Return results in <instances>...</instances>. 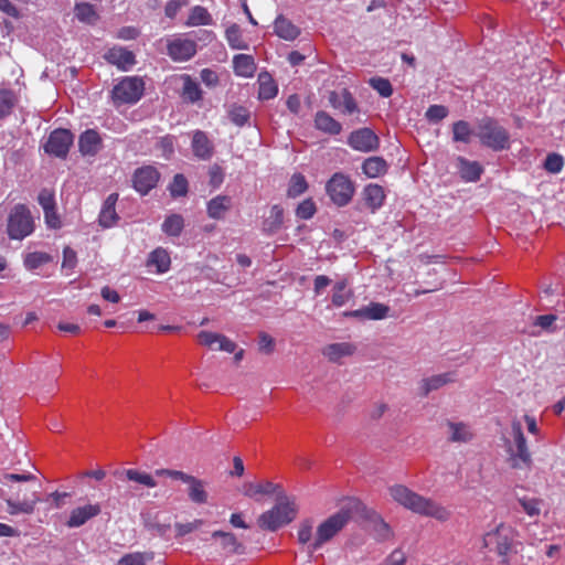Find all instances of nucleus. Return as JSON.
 I'll return each mask as SVG.
<instances>
[{
	"mask_svg": "<svg viewBox=\"0 0 565 565\" xmlns=\"http://www.w3.org/2000/svg\"><path fill=\"white\" fill-rule=\"evenodd\" d=\"M196 53V43L188 39H175L168 43V54L173 61H188Z\"/></svg>",
	"mask_w": 565,
	"mask_h": 565,
	"instance_id": "13",
	"label": "nucleus"
},
{
	"mask_svg": "<svg viewBox=\"0 0 565 565\" xmlns=\"http://www.w3.org/2000/svg\"><path fill=\"white\" fill-rule=\"evenodd\" d=\"M258 347L260 352L265 354H270L275 349V340L268 333L259 332Z\"/></svg>",
	"mask_w": 565,
	"mask_h": 565,
	"instance_id": "57",
	"label": "nucleus"
},
{
	"mask_svg": "<svg viewBox=\"0 0 565 565\" xmlns=\"http://www.w3.org/2000/svg\"><path fill=\"white\" fill-rule=\"evenodd\" d=\"M100 511L102 508L98 503L78 507L72 510L70 518L66 521V525L68 527H79L83 524H85L88 520L97 516L100 513Z\"/></svg>",
	"mask_w": 565,
	"mask_h": 565,
	"instance_id": "16",
	"label": "nucleus"
},
{
	"mask_svg": "<svg viewBox=\"0 0 565 565\" xmlns=\"http://www.w3.org/2000/svg\"><path fill=\"white\" fill-rule=\"evenodd\" d=\"M363 199L366 205L374 212L376 209L381 207L384 202V190L379 184H369L363 190Z\"/></svg>",
	"mask_w": 565,
	"mask_h": 565,
	"instance_id": "31",
	"label": "nucleus"
},
{
	"mask_svg": "<svg viewBox=\"0 0 565 565\" xmlns=\"http://www.w3.org/2000/svg\"><path fill=\"white\" fill-rule=\"evenodd\" d=\"M457 167L461 179L467 182H476L480 179L483 171L481 164L477 161H469L463 157L457 158Z\"/></svg>",
	"mask_w": 565,
	"mask_h": 565,
	"instance_id": "23",
	"label": "nucleus"
},
{
	"mask_svg": "<svg viewBox=\"0 0 565 565\" xmlns=\"http://www.w3.org/2000/svg\"><path fill=\"white\" fill-rule=\"evenodd\" d=\"M183 92L182 96L190 103H195L202 98V90L196 82H194L189 75L183 77Z\"/></svg>",
	"mask_w": 565,
	"mask_h": 565,
	"instance_id": "39",
	"label": "nucleus"
},
{
	"mask_svg": "<svg viewBox=\"0 0 565 565\" xmlns=\"http://www.w3.org/2000/svg\"><path fill=\"white\" fill-rule=\"evenodd\" d=\"M274 31L277 36L286 41H294L300 34V29L282 14L276 18Z\"/></svg>",
	"mask_w": 565,
	"mask_h": 565,
	"instance_id": "22",
	"label": "nucleus"
},
{
	"mask_svg": "<svg viewBox=\"0 0 565 565\" xmlns=\"http://www.w3.org/2000/svg\"><path fill=\"white\" fill-rule=\"evenodd\" d=\"M279 492H284L279 484H275L271 481H265L264 483H253L248 482L244 484V494L249 498H254L257 494H277L279 497Z\"/></svg>",
	"mask_w": 565,
	"mask_h": 565,
	"instance_id": "28",
	"label": "nucleus"
},
{
	"mask_svg": "<svg viewBox=\"0 0 565 565\" xmlns=\"http://www.w3.org/2000/svg\"><path fill=\"white\" fill-rule=\"evenodd\" d=\"M387 168V162L382 157H370L362 164V170L369 178H379L385 174Z\"/></svg>",
	"mask_w": 565,
	"mask_h": 565,
	"instance_id": "34",
	"label": "nucleus"
},
{
	"mask_svg": "<svg viewBox=\"0 0 565 565\" xmlns=\"http://www.w3.org/2000/svg\"><path fill=\"white\" fill-rule=\"evenodd\" d=\"M158 477H168L173 480H180L188 484V497L190 501L196 504H205L209 500V493L205 490V482L192 475H188L181 470L174 469H157L154 471Z\"/></svg>",
	"mask_w": 565,
	"mask_h": 565,
	"instance_id": "5",
	"label": "nucleus"
},
{
	"mask_svg": "<svg viewBox=\"0 0 565 565\" xmlns=\"http://www.w3.org/2000/svg\"><path fill=\"white\" fill-rule=\"evenodd\" d=\"M362 507L361 502L350 500L335 514L329 516L317 529L313 543L309 546L310 553L319 550L324 543L333 539L350 521L352 514Z\"/></svg>",
	"mask_w": 565,
	"mask_h": 565,
	"instance_id": "2",
	"label": "nucleus"
},
{
	"mask_svg": "<svg viewBox=\"0 0 565 565\" xmlns=\"http://www.w3.org/2000/svg\"><path fill=\"white\" fill-rule=\"evenodd\" d=\"M355 345L352 343L340 342L327 345L322 352L329 361L338 362L342 356L352 355L355 352Z\"/></svg>",
	"mask_w": 565,
	"mask_h": 565,
	"instance_id": "30",
	"label": "nucleus"
},
{
	"mask_svg": "<svg viewBox=\"0 0 565 565\" xmlns=\"http://www.w3.org/2000/svg\"><path fill=\"white\" fill-rule=\"evenodd\" d=\"M15 104L14 94L9 89L0 90V119L8 116Z\"/></svg>",
	"mask_w": 565,
	"mask_h": 565,
	"instance_id": "46",
	"label": "nucleus"
},
{
	"mask_svg": "<svg viewBox=\"0 0 565 565\" xmlns=\"http://www.w3.org/2000/svg\"><path fill=\"white\" fill-rule=\"evenodd\" d=\"M74 11L76 18L84 23L94 24L98 20L97 12L89 3H77Z\"/></svg>",
	"mask_w": 565,
	"mask_h": 565,
	"instance_id": "40",
	"label": "nucleus"
},
{
	"mask_svg": "<svg viewBox=\"0 0 565 565\" xmlns=\"http://www.w3.org/2000/svg\"><path fill=\"white\" fill-rule=\"evenodd\" d=\"M388 493L396 503L413 513L434 518L440 522H446L451 516V512L446 507L430 498L420 495L404 484H394L390 487Z\"/></svg>",
	"mask_w": 565,
	"mask_h": 565,
	"instance_id": "1",
	"label": "nucleus"
},
{
	"mask_svg": "<svg viewBox=\"0 0 565 565\" xmlns=\"http://www.w3.org/2000/svg\"><path fill=\"white\" fill-rule=\"evenodd\" d=\"M258 97L262 100L274 98L278 93L277 84L268 72H260L258 74Z\"/></svg>",
	"mask_w": 565,
	"mask_h": 565,
	"instance_id": "29",
	"label": "nucleus"
},
{
	"mask_svg": "<svg viewBox=\"0 0 565 565\" xmlns=\"http://www.w3.org/2000/svg\"><path fill=\"white\" fill-rule=\"evenodd\" d=\"M450 430L449 440L452 443H468L472 439L473 435L469 427L463 423L448 422Z\"/></svg>",
	"mask_w": 565,
	"mask_h": 565,
	"instance_id": "36",
	"label": "nucleus"
},
{
	"mask_svg": "<svg viewBox=\"0 0 565 565\" xmlns=\"http://www.w3.org/2000/svg\"><path fill=\"white\" fill-rule=\"evenodd\" d=\"M348 143L355 150L370 152L379 148L380 140L370 128H361L351 132Z\"/></svg>",
	"mask_w": 565,
	"mask_h": 565,
	"instance_id": "11",
	"label": "nucleus"
},
{
	"mask_svg": "<svg viewBox=\"0 0 565 565\" xmlns=\"http://www.w3.org/2000/svg\"><path fill=\"white\" fill-rule=\"evenodd\" d=\"M106 60L121 71H128L136 63L135 54L122 47H113L106 55Z\"/></svg>",
	"mask_w": 565,
	"mask_h": 565,
	"instance_id": "17",
	"label": "nucleus"
},
{
	"mask_svg": "<svg viewBox=\"0 0 565 565\" xmlns=\"http://www.w3.org/2000/svg\"><path fill=\"white\" fill-rule=\"evenodd\" d=\"M213 20L209 11L201 6H195L191 9L190 14L186 20V25L196 26V25H210Z\"/></svg>",
	"mask_w": 565,
	"mask_h": 565,
	"instance_id": "37",
	"label": "nucleus"
},
{
	"mask_svg": "<svg viewBox=\"0 0 565 565\" xmlns=\"http://www.w3.org/2000/svg\"><path fill=\"white\" fill-rule=\"evenodd\" d=\"M145 83L142 78L125 77L120 81L113 89V98L117 103L121 104H135L143 95Z\"/></svg>",
	"mask_w": 565,
	"mask_h": 565,
	"instance_id": "9",
	"label": "nucleus"
},
{
	"mask_svg": "<svg viewBox=\"0 0 565 565\" xmlns=\"http://www.w3.org/2000/svg\"><path fill=\"white\" fill-rule=\"evenodd\" d=\"M315 124L319 130L330 135H339L342 130L341 124L322 110L316 114Z\"/></svg>",
	"mask_w": 565,
	"mask_h": 565,
	"instance_id": "32",
	"label": "nucleus"
},
{
	"mask_svg": "<svg viewBox=\"0 0 565 565\" xmlns=\"http://www.w3.org/2000/svg\"><path fill=\"white\" fill-rule=\"evenodd\" d=\"M452 134L455 141L468 143L470 142L471 136L476 135V131L471 130L468 121L459 120L452 125Z\"/></svg>",
	"mask_w": 565,
	"mask_h": 565,
	"instance_id": "42",
	"label": "nucleus"
},
{
	"mask_svg": "<svg viewBox=\"0 0 565 565\" xmlns=\"http://www.w3.org/2000/svg\"><path fill=\"white\" fill-rule=\"evenodd\" d=\"M188 4V0H170L166 4L164 13L168 18L173 19L179 10Z\"/></svg>",
	"mask_w": 565,
	"mask_h": 565,
	"instance_id": "61",
	"label": "nucleus"
},
{
	"mask_svg": "<svg viewBox=\"0 0 565 565\" xmlns=\"http://www.w3.org/2000/svg\"><path fill=\"white\" fill-rule=\"evenodd\" d=\"M34 230L30 210L24 204H17L8 217L7 232L11 239H23Z\"/></svg>",
	"mask_w": 565,
	"mask_h": 565,
	"instance_id": "6",
	"label": "nucleus"
},
{
	"mask_svg": "<svg viewBox=\"0 0 565 565\" xmlns=\"http://www.w3.org/2000/svg\"><path fill=\"white\" fill-rule=\"evenodd\" d=\"M512 434L514 438L515 448L509 447V462L513 469H531L532 457L526 445V439L519 422L512 423Z\"/></svg>",
	"mask_w": 565,
	"mask_h": 565,
	"instance_id": "7",
	"label": "nucleus"
},
{
	"mask_svg": "<svg viewBox=\"0 0 565 565\" xmlns=\"http://www.w3.org/2000/svg\"><path fill=\"white\" fill-rule=\"evenodd\" d=\"M456 379L457 373L454 371L423 379L420 382L422 395L427 396L430 392L439 390L446 384L454 383Z\"/></svg>",
	"mask_w": 565,
	"mask_h": 565,
	"instance_id": "19",
	"label": "nucleus"
},
{
	"mask_svg": "<svg viewBox=\"0 0 565 565\" xmlns=\"http://www.w3.org/2000/svg\"><path fill=\"white\" fill-rule=\"evenodd\" d=\"M563 166H564L563 157L555 152L547 154L545 162H544L545 170L551 173L561 172Z\"/></svg>",
	"mask_w": 565,
	"mask_h": 565,
	"instance_id": "53",
	"label": "nucleus"
},
{
	"mask_svg": "<svg viewBox=\"0 0 565 565\" xmlns=\"http://www.w3.org/2000/svg\"><path fill=\"white\" fill-rule=\"evenodd\" d=\"M72 143L73 135L70 130L56 129L51 132L44 148L50 154L58 158H65Z\"/></svg>",
	"mask_w": 565,
	"mask_h": 565,
	"instance_id": "10",
	"label": "nucleus"
},
{
	"mask_svg": "<svg viewBox=\"0 0 565 565\" xmlns=\"http://www.w3.org/2000/svg\"><path fill=\"white\" fill-rule=\"evenodd\" d=\"M221 335H222L221 333H215V332H210V331H201L198 334V340H199L200 344L207 347V348H213V344H215V343L218 344Z\"/></svg>",
	"mask_w": 565,
	"mask_h": 565,
	"instance_id": "58",
	"label": "nucleus"
},
{
	"mask_svg": "<svg viewBox=\"0 0 565 565\" xmlns=\"http://www.w3.org/2000/svg\"><path fill=\"white\" fill-rule=\"evenodd\" d=\"M341 97H342L341 103H342V107H343V113L351 115L355 111H359V107H358V104H356L354 97L347 88H343L341 90Z\"/></svg>",
	"mask_w": 565,
	"mask_h": 565,
	"instance_id": "55",
	"label": "nucleus"
},
{
	"mask_svg": "<svg viewBox=\"0 0 565 565\" xmlns=\"http://www.w3.org/2000/svg\"><path fill=\"white\" fill-rule=\"evenodd\" d=\"M160 179V173L152 166H145L134 173V186L142 195L149 193Z\"/></svg>",
	"mask_w": 565,
	"mask_h": 565,
	"instance_id": "12",
	"label": "nucleus"
},
{
	"mask_svg": "<svg viewBox=\"0 0 565 565\" xmlns=\"http://www.w3.org/2000/svg\"><path fill=\"white\" fill-rule=\"evenodd\" d=\"M228 116H230V119H231L232 122H234L235 125L242 127V126H244L247 122V120L249 118V113L243 106H234L230 110Z\"/></svg>",
	"mask_w": 565,
	"mask_h": 565,
	"instance_id": "52",
	"label": "nucleus"
},
{
	"mask_svg": "<svg viewBox=\"0 0 565 565\" xmlns=\"http://www.w3.org/2000/svg\"><path fill=\"white\" fill-rule=\"evenodd\" d=\"M232 207V198L228 195H217L207 203V215L214 220L224 218L225 214Z\"/></svg>",
	"mask_w": 565,
	"mask_h": 565,
	"instance_id": "26",
	"label": "nucleus"
},
{
	"mask_svg": "<svg viewBox=\"0 0 565 565\" xmlns=\"http://www.w3.org/2000/svg\"><path fill=\"white\" fill-rule=\"evenodd\" d=\"M284 223V209L275 204L270 207L269 215L264 218L262 230L267 235L277 233Z\"/></svg>",
	"mask_w": 565,
	"mask_h": 565,
	"instance_id": "25",
	"label": "nucleus"
},
{
	"mask_svg": "<svg viewBox=\"0 0 565 565\" xmlns=\"http://www.w3.org/2000/svg\"><path fill=\"white\" fill-rule=\"evenodd\" d=\"M228 45L234 50H247L248 44L244 41L239 25L233 23L225 31Z\"/></svg>",
	"mask_w": 565,
	"mask_h": 565,
	"instance_id": "38",
	"label": "nucleus"
},
{
	"mask_svg": "<svg viewBox=\"0 0 565 565\" xmlns=\"http://www.w3.org/2000/svg\"><path fill=\"white\" fill-rule=\"evenodd\" d=\"M234 71L243 77H252L256 71L254 57L247 54H237L233 58Z\"/></svg>",
	"mask_w": 565,
	"mask_h": 565,
	"instance_id": "33",
	"label": "nucleus"
},
{
	"mask_svg": "<svg viewBox=\"0 0 565 565\" xmlns=\"http://www.w3.org/2000/svg\"><path fill=\"white\" fill-rule=\"evenodd\" d=\"M169 190L173 198L184 196L188 193V181L185 177L181 173L175 174Z\"/></svg>",
	"mask_w": 565,
	"mask_h": 565,
	"instance_id": "49",
	"label": "nucleus"
},
{
	"mask_svg": "<svg viewBox=\"0 0 565 565\" xmlns=\"http://www.w3.org/2000/svg\"><path fill=\"white\" fill-rule=\"evenodd\" d=\"M308 189V183L305 177L300 173H296L291 177L289 186L287 190V195L289 198H297L305 193Z\"/></svg>",
	"mask_w": 565,
	"mask_h": 565,
	"instance_id": "43",
	"label": "nucleus"
},
{
	"mask_svg": "<svg viewBox=\"0 0 565 565\" xmlns=\"http://www.w3.org/2000/svg\"><path fill=\"white\" fill-rule=\"evenodd\" d=\"M183 226V217L180 214H172L164 220L162 231L169 236H179Z\"/></svg>",
	"mask_w": 565,
	"mask_h": 565,
	"instance_id": "41",
	"label": "nucleus"
},
{
	"mask_svg": "<svg viewBox=\"0 0 565 565\" xmlns=\"http://www.w3.org/2000/svg\"><path fill=\"white\" fill-rule=\"evenodd\" d=\"M315 213H316V205H315L313 201L310 199L302 201L296 210V215L302 220L311 218Z\"/></svg>",
	"mask_w": 565,
	"mask_h": 565,
	"instance_id": "54",
	"label": "nucleus"
},
{
	"mask_svg": "<svg viewBox=\"0 0 565 565\" xmlns=\"http://www.w3.org/2000/svg\"><path fill=\"white\" fill-rule=\"evenodd\" d=\"M126 478L129 481L137 482L148 488H154L157 486V481L149 473L141 472L136 469H128L125 471Z\"/></svg>",
	"mask_w": 565,
	"mask_h": 565,
	"instance_id": "44",
	"label": "nucleus"
},
{
	"mask_svg": "<svg viewBox=\"0 0 565 565\" xmlns=\"http://www.w3.org/2000/svg\"><path fill=\"white\" fill-rule=\"evenodd\" d=\"M388 311V306L380 302H371L366 307L358 310L344 311L342 315L343 317L359 318L362 320H381L387 317Z\"/></svg>",
	"mask_w": 565,
	"mask_h": 565,
	"instance_id": "14",
	"label": "nucleus"
},
{
	"mask_svg": "<svg viewBox=\"0 0 565 565\" xmlns=\"http://www.w3.org/2000/svg\"><path fill=\"white\" fill-rule=\"evenodd\" d=\"M152 559L151 553H128L125 554L117 563V565H146L148 561Z\"/></svg>",
	"mask_w": 565,
	"mask_h": 565,
	"instance_id": "45",
	"label": "nucleus"
},
{
	"mask_svg": "<svg viewBox=\"0 0 565 565\" xmlns=\"http://www.w3.org/2000/svg\"><path fill=\"white\" fill-rule=\"evenodd\" d=\"M171 264L169 253L158 247L150 255L148 259V266H156L158 273H166L169 270Z\"/></svg>",
	"mask_w": 565,
	"mask_h": 565,
	"instance_id": "35",
	"label": "nucleus"
},
{
	"mask_svg": "<svg viewBox=\"0 0 565 565\" xmlns=\"http://www.w3.org/2000/svg\"><path fill=\"white\" fill-rule=\"evenodd\" d=\"M278 503L269 511L259 515L257 523L259 527L268 531H276L290 523L297 515V505L289 501L284 492H279Z\"/></svg>",
	"mask_w": 565,
	"mask_h": 565,
	"instance_id": "3",
	"label": "nucleus"
},
{
	"mask_svg": "<svg viewBox=\"0 0 565 565\" xmlns=\"http://www.w3.org/2000/svg\"><path fill=\"white\" fill-rule=\"evenodd\" d=\"M39 204L42 206L43 211L52 210L55 207V198L53 191L49 189H42L38 196Z\"/></svg>",
	"mask_w": 565,
	"mask_h": 565,
	"instance_id": "56",
	"label": "nucleus"
},
{
	"mask_svg": "<svg viewBox=\"0 0 565 565\" xmlns=\"http://www.w3.org/2000/svg\"><path fill=\"white\" fill-rule=\"evenodd\" d=\"M327 193L338 206L347 205L354 194V184L343 173H334L327 183Z\"/></svg>",
	"mask_w": 565,
	"mask_h": 565,
	"instance_id": "8",
	"label": "nucleus"
},
{
	"mask_svg": "<svg viewBox=\"0 0 565 565\" xmlns=\"http://www.w3.org/2000/svg\"><path fill=\"white\" fill-rule=\"evenodd\" d=\"M77 264V256L76 252L72 249L71 247L66 246L63 250V263L62 267L67 269L75 268Z\"/></svg>",
	"mask_w": 565,
	"mask_h": 565,
	"instance_id": "60",
	"label": "nucleus"
},
{
	"mask_svg": "<svg viewBox=\"0 0 565 565\" xmlns=\"http://www.w3.org/2000/svg\"><path fill=\"white\" fill-rule=\"evenodd\" d=\"M448 115V109L443 105H433L426 111V117L430 121H439Z\"/></svg>",
	"mask_w": 565,
	"mask_h": 565,
	"instance_id": "59",
	"label": "nucleus"
},
{
	"mask_svg": "<svg viewBox=\"0 0 565 565\" xmlns=\"http://www.w3.org/2000/svg\"><path fill=\"white\" fill-rule=\"evenodd\" d=\"M374 523V532L380 540H388L392 537L393 532L391 526L379 515H375L373 519Z\"/></svg>",
	"mask_w": 565,
	"mask_h": 565,
	"instance_id": "51",
	"label": "nucleus"
},
{
	"mask_svg": "<svg viewBox=\"0 0 565 565\" xmlns=\"http://www.w3.org/2000/svg\"><path fill=\"white\" fill-rule=\"evenodd\" d=\"M503 526L500 525L495 531L487 533L483 537V546L490 547L493 545L500 556H507L512 546L509 535L503 533Z\"/></svg>",
	"mask_w": 565,
	"mask_h": 565,
	"instance_id": "15",
	"label": "nucleus"
},
{
	"mask_svg": "<svg viewBox=\"0 0 565 565\" xmlns=\"http://www.w3.org/2000/svg\"><path fill=\"white\" fill-rule=\"evenodd\" d=\"M192 149L194 154L203 160L210 159L213 153V146L205 132L198 130L193 135Z\"/></svg>",
	"mask_w": 565,
	"mask_h": 565,
	"instance_id": "27",
	"label": "nucleus"
},
{
	"mask_svg": "<svg viewBox=\"0 0 565 565\" xmlns=\"http://www.w3.org/2000/svg\"><path fill=\"white\" fill-rule=\"evenodd\" d=\"M51 260L50 255L42 252L30 253L24 258V265L28 269H35Z\"/></svg>",
	"mask_w": 565,
	"mask_h": 565,
	"instance_id": "48",
	"label": "nucleus"
},
{
	"mask_svg": "<svg viewBox=\"0 0 565 565\" xmlns=\"http://www.w3.org/2000/svg\"><path fill=\"white\" fill-rule=\"evenodd\" d=\"M78 147L84 156H95L102 149V138L96 130L88 129L81 135Z\"/></svg>",
	"mask_w": 565,
	"mask_h": 565,
	"instance_id": "20",
	"label": "nucleus"
},
{
	"mask_svg": "<svg viewBox=\"0 0 565 565\" xmlns=\"http://www.w3.org/2000/svg\"><path fill=\"white\" fill-rule=\"evenodd\" d=\"M39 502H40V498L36 492L32 493L31 499H25L23 501H18V500H13V499L9 498V499H6V503L8 507L7 512L10 515H17L20 513L32 514Z\"/></svg>",
	"mask_w": 565,
	"mask_h": 565,
	"instance_id": "21",
	"label": "nucleus"
},
{
	"mask_svg": "<svg viewBox=\"0 0 565 565\" xmlns=\"http://www.w3.org/2000/svg\"><path fill=\"white\" fill-rule=\"evenodd\" d=\"M370 85L382 96L390 97L393 94V87L388 79L374 77L370 79Z\"/></svg>",
	"mask_w": 565,
	"mask_h": 565,
	"instance_id": "50",
	"label": "nucleus"
},
{
	"mask_svg": "<svg viewBox=\"0 0 565 565\" xmlns=\"http://www.w3.org/2000/svg\"><path fill=\"white\" fill-rule=\"evenodd\" d=\"M312 525L310 522H302L298 531V541L301 544H306L311 540Z\"/></svg>",
	"mask_w": 565,
	"mask_h": 565,
	"instance_id": "63",
	"label": "nucleus"
},
{
	"mask_svg": "<svg viewBox=\"0 0 565 565\" xmlns=\"http://www.w3.org/2000/svg\"><path fill=\"white\" fill-rule=\"evenodd\" d=\"M476 136L481 145L500 151L509 148L510 135L504 127L490 117H484L478 121Z\"/></svg>",
	"mask_w": 565,
	"mask_h": 565,
	"instance_id": "4",
	"label": "nucleus"
},
{
	"mask_svg": "<svg viewBox=\"0 0 565 565\" xmlns=\"http://www.w3.org/2000/svg\"><path fill=\"white\" fill-rule=\"evenodd\" d=\"M35 476L32 473H4L2 477V482L12 481V482H26L34 480Z\"/></svg>",
	"mask_w": 565,
	"mask_h": 565,
	"instance_id": "64",
	"label": "nucleus"
},
{
	"mask_svg": "<svg viewBox=\"0 0 565 565\" xmlns=\"http://www.w3.org/2000/svg\"><path fill=\"white\" fill-rule=\"evenodd\" d=\"M201 524H202L201 520H195V521L189 522V523H177L175 524L177 534L179 536H184L185 534H189V533L195 531L196 529H199V526Z\"/></svg>",
	"mask_w": 565,
	"mask_h": 565,
	"instance_id": "62",
	"label": "nucleus"
},
{
	"mask_svg": "<svg viewBox=\"0 0 565 565\" xmlns=\"http://www.w3.org/2000/svg\"><path fill=\"white\" fill-rule=\"evenodd\" d=\"M347 281L341 280L335 284L332 295V303L337 307L343 306L352 296L351 291H347Z\"/></svg>",
	"mask_w": 565,
	"mask_h": 565,
	"instance_id": "47",
	"label": "nucleus"
},
{
	"mask_svg": "<svg viewBox=\"0 0 565 565\" xmlns=\"http://www.w3.org/2000/svg\"><path fill=\"white\" fill-rule=\"evenodd\" d=\"M212 539L220 540L222 550L230 555H242L245 553V546L241 543L235 534L224 531H214Z\"/></svg>",
	"mask_w": 565,
	"mask_h": 565,
	"instance_id": "18",
	"label": "nucleus"
},
{
	"mask_svg": "<svg viewBox=\"0 0 565 565\" xmlns=\"http://www.w3.org/2000/svg\"><path fill=\"white\" fill-rule=\"evenodd\" d=\"M117 200L118 194L111 193L110 195H108V198L105 200L103 204L98 222L99 225L103 226L104 228L113 226L118 220V215L115 209Z\"/></svg>",
	"mask_w": 565,
	"mask_h": 565,
	"instance_id": "24",
	"label": "nucleus"
}]
</instances>
